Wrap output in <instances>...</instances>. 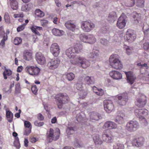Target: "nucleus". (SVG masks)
Returning a JSON list of instances; mask_svg holds the SVG:
<instances>
[{
    "label": "nucleus",
    "mask_w": 149,
    "mask_h": 149,
    "mask_svg": "<svg viewBox=\"0 0 149 149\" xmlns=\"http://www.w3.org/2000/svg\"><path fill=\"white\" fill-rule=\"evenodd\" d=\"M54 98L58 108L59 109H61L63 105L68 103L70 101V98L66 93H58L55 95Z\"/></svg>",
    "instance_id": "nucleus-1"
},
{
    "label": "nucleus",
    "mask_w": 149,
    "mask_h": 149,
    "mask_svg": "<svg viewBox=\"0 0 149 149\" xmlns=\"http://www.w3.org/2000/svg\"><path fill=\"white\" fill-rule=\"evenodd\" d=\"M119 58V56L116 54H113L110 56L109 62L110 66L112 68L118 70H121L123 68L122 63Z\"/></svg>",
    "instance_id": "nucleus-2"
},
{
    "label": "nucleus",
    "mask_w": 149,
    "mask_h": 149,
    "mask_svg": "<svg viewBox=\"0 0 149 149\" xmlns=\"http://www.w3.org/2000/svg\"><path fill=\"white\" fill-rule=\"evenodd\" d=\"M135 115L142 121L144 125L146 126L148 124V122L145 117L148 115V111L146 109H136L134 111Z\"/></svg>",
    "instance_id": "nucleus-3"
},
{
    "label": "nucleus",
    "mask_w": 149,
    "mask_h": 149,
    "mask_svg": "<svg viewBox=\"0 0 149 149\" xmlns=\"http://www.w3.org/2000/svg\"><path fill=\"white\" fill-rule=\"evenodd\" d=\"M70 62L72 64L79 65L83 68H86L90 65V63L88 60L84 57L80 56L71 60Z\"/></svg>",
    "instance_id": "nucleus-4"
},
{
    "label": "nucleus",
    "mask_w": 149,
    "mask_h": 149,
    "mask_svg": "<svg viewBox=\"0 0 149 149\" xmlns=\"http://www.w3.org/2000/svg\"><path fill=\"white\" fill-rule=\"evenodd\" d=\"M82 47L81 45L76 46L74 47H71L65 51V54L70 58L74 59L76 56V54L81 52Z\"/></svg>",
    "instance_id": "nucleus-5"
},
{
    "label": "nucleus",
    "mask_w": 149,
    "mask_h": 149,
    "mask_svg": "<svg viewBox=\"0 0 149 149\" xmlns=\"http://www.w3.org/2000/svg\"><path fill=\"white\" fill-rule=\"evenodd\" d=\"M139 127V124L136 120H130L127 123L125 129L129 132H133L136 131Z\"/></svg>",
    "instance_id": "nucleus-6"
},
{
    "label": "nucleus",
    "mask_w": 149,
    "mask_h": 149,
    "mask_svg": "<svg viewBox=\"0 0 149 149\" xmlns=\"http://www.w3.org/2000/svg\"><path fill=\"white\" fill-rule=\"evenodd\" d=\"M25 72L33 76H38L40 71V69L36 66L28 65L25 68Z\"/></svg>",
    "instance_id": "nucleus-7"
},
{
    "label": "nucleus",
    "mask_w": 149,
    "mask_h": 149,
    "mask_svg": "<svg viewBox=\"0 0 149 149\" xmlns=\"http://www.w3.org/2000/svg\"><path fill=\"white\" fill-rule=\"evenodd\" d=\"M147 99L146 96L140 95L136 97L135 101V104L139 108L143 107L146 104Z\"/></svg>",
    "instance_id": "nucleus-8"
},
{
    "label": "nucleus",
    "mask_w": 149,
    "mask_h": 149,
    "mask_svg": "<svg viewBox=\"0 0 149 149\" xmlns=\"http://www.w3.org/2000/svg\"><path fill=\"white\" fill-rule=\"evenodd\" d=\"M60 62V59L58 58H53L49 60L47 65L48 69L50 70H54L59 66Z\"/></svg>",
    "instance_id": "nucleus-9"
},
{
    "label": "nucleus",
    "mask_w": 149,
    "mask_h": 149,
    "mask_svg": "<svg viewBox=\"0 0 149 149\" xmlns=\"http://www.w3.org/2000/svg\"><path fill=\"white\" fill-rule=\"evenodd\" d=\"M80 38L82 41L90 44L94 43L96 41L95 38L92 35L87 36L84 34H82L80 35Z\"/></svg>",
    "instance_id": "nucleus-10"
},
{
    "label": "nucleus",
    "mask_w": 149,
    "mask_h": 149,
    "mask_svg": "<svg viewBox=\"0 0 149 149\" xmlns=\"http://www.w3.org/2000/svg\"><path fill=\"white\" fill-rule=\"evenodd\" d=\"M136 38V35L134 31L129 29L126 32L125 36V39L129 42H131L134 41Z\"/></svg>",
    "instance_id": "nucleus-11"
},
{
    "label": "nucleus",
    "mask_w": 149,
    "mask_h": 149,
    "mask_svg": "<svg viewBox=\"0 0 149 149\" xmlns=\"http://www.w3.org/2000/svg\"><path fill=\"white\" fill-rule=\"evenodd\" d=\"M95 27V24L91 22L83 21L81 22V28L85 32H90L93 30Z\"/></svg>",
    "instance_id": "nucleus-12"
},
{
    "label": "nucleus",
    "mask_w": 149,
    "mask_h": 149,
    "mask_svg": "<svg viewBox=\"0 0 149 149\" xmlns=\"http://www.w3.org/2000/svg\"><path fill=\"white\" fill-rule=\"evenodd\" d=\"M60 134V131L59 129L56 130L54 132L53 129L50 128L48 137L52 139V140H56L59 138Z\"/></svg>",
    "instance_id": "nucleus-13"
},
{
    "label": "nucleus",
    "mask_w": 149,
    "mask_h": 149,
    "mask_svg": "<svg viewBox=\"0 0 149 149\" xmlns=\"http://www.w3.org/2000/svg\"><path fill=\"white\" fill-rule=\"evenodd\" d=\"M50 51L54 56H58L60 53V49L58 44L56 43L52 44L50 47Z\"/></svg>",
    "instance_id": "nucleus-14"
},
{
    "label": "nucleus",
    "mask_w": 149,
    "mask_h": 149,
    "mask_svg": "<svg viewBox=\"0 0 149 149\" xmlns=\"http://www.w3.org/2000/svg\"><path fill=\"white\" fill-rule=\"evenodd\" d=\"M104 106L105 110L108 113L112 111L114 108L112 102L110 100H106L104 102Z\"/></svg>",
    "instance_id": "nucleus-15"
},
{
    "label": "nucleus",
    "mask_w": 149,
    "mask_h": 149,
    "mask_svg": "<svg viewBox=\"0 0 149 149\" xmlns=\"http://www.w3.org/2000/svg\"><path fill=\"white\" fill-rule=\"evenodd\" d=\"M35 58L38 63L41 65L44 64L46 62L45 57L42 53H37L35 55Z\"/></svg>",
    "instance_id": "nucleus-16"
},
{
    "label": "nucleus",
    "mask_w": 149,
    "mask_h": 149,
    "mask_svg": "<svg viewBox=\"0 0 149 149\" xmlns=\"http://www.w3.org/2000/svg\"><path fill=\"white\" fill-rule=\"evenodd\" d=\"M118 100L117 103L120 105H125L128 100V96L127 93H124L118 97Z\"/></svg>",
    "instance_id": "nucleus-17"
},
{
    "label": "nucleus",
    "mask_w": 149,
    "mask_h": 149,
    "mask_svg": "<svg viewBox=\"0 0 149 149\" xmlns=\"http://www.w3.org/2000/svg\"><path fill=\"white\" fill-rule=\"evenodd\" d=\"M109 130H107L105 132H104L102 135V139L103 140L107 143H111L113 140V136L110 133H108L107 131Z\"/></svg>",
    "instance_id": "nucleus-18"
},
{
    "label": "nucleus",
    "mask_w": 149,
    "mask_h": 149,
    "mask_svg": "<svg viewBox=\"0 0 149 149\" xmlns=\"http://www.w3.org/2000/svg\"><path fill=\"white\" fill-rule=\"evenodd\" d=\"M126 75L127 81L130 84H132L136 79V77L131 71L124 72Z\"/></svg>",
    "instance_id": "nucleus-19"
},
{
    "label": "nucleus",
    "mask_w": 149,
    "mask_h": 149,
    "mask_svg": "<svg viewBox=\"0 0 149 149\" xmlns=\"http://www.w3.org/2000/svg\"><path fill=\"white\" fill-rule=\"evenodd\" d=\"M144 139L142 137L134 139L132 141V143L134 146L140 147L143 144Z\"/></svg>",
    "instance_id": "nucleus-20"
},
{
    "label": "nucleus",
    "mask_w": 149,
    "mask_h": 149,
    "mask_svg": "<svg viewBox=\"0 0 149 149\" xmlns=\"http://www.w3.org/2000/svg\"><path fill=\"white\" fill-rule=\"evenodd\" d=\"M109 75L113 79L116 80L120 79L122 78L121 74L117 71H111L109 72Z\"/></svg>",
    "instance_id": "nucleus-21"
},
{
    "label": "nucleus",
    "mask_w": 149,
    "mask_h": 149,
    "mask_svg": "<svg viewBox=\"0 0 149 149\" xmlns=\"http://www.w3.org/2000/svg\"><path fill=\"white\" fill-rule=\"evenodd\" d=\"M125 115L124 113L120 112L118 113L117 115L114 118L115 122L119 124H122L125 123L124 117Z\"/></svg>",
    "instance_id": "nucleus-22"
},
{
    "label": "nucleus",
    "mask_w": 149,
    "mask_h": 149,
    "mask_svg": "<svg viewBox=\"0 0 149 149\" xmlns=\"http://www.w3.org/2000/svg\"><path fill=\"white\" fill-rule=\"evenodd\" d=\"M126 24L125 19L123 17H120L117 21L116 26L120 29H123L125 26Z\"/></svg>",
    "instance_id": "nucleus-23"
},
{
    "label": "nucleus",
    "mask_w": 149,
    "mask_h": 149,
    "mask_svg": "<svg viewBox=\"0 0 149 149\" xmlns=\"http://www.w3.org/2000/svg\"><path fill=\"white\" fill-rule=\"evenodd\" d=\"M30 29L33 33L38 36H40V32L42 31L43 30L42 27L37 26L35 25H32L30 27Z\"/></svg>",
    "instance_id": "nucleus-24"
},
{
    "label": "nucleus",
    "mask_w": 149,
    "mask_h": 149,
    "mask_svg": "<svg viewBox=\"0 0 149 149\" xmlns=\"http://www.w3.org/2000/svg\"><path fill=\"white\" fill-rule=\"evenodd\" d=\"M99 53L98 51L93 49L88 53L87 56L88 58H94L96 59L99 57Z\"/></svg>",
    "instance_id": "nucleus-25"
},
{
    "label": "nucleus",
    "mask_w": 149,
    "mask_h": 149,
    "mask_svg": "<svg viewBox=\"0 0 149 149\" xmlns=\"http://www.w3.org/2000/svg\"><path fill=\"white\" fill-rule=\"evenodd\" d=\"M65 25L68 29L72 31H74L76 29L75 24L72 23L71 21H68L65 23Z\"/></svg>",
    "instance_id": "nucleus-26"
},
{
    "label": "nucleus",
    "mask_w": 149,
    "mask_h": 149,
    "mask_svg": "<svg viewBox=\"0 0 149 149\" xmlns=\"http://www.w3.org/2000/svg\"><path fill=\"white\" fill-rule=\"evenodd\" d=\"M104 127L109 129H115L117 127V125L113 122L109 121L105 123Z\"/></svg>",
    "instance_id": "nucleus-27"
},
{
    "label": "nucleus",
    "mask_w": 149,
    "mask_h": 149,
    "mask_svg": "<svg viewBox=\"0 0 149 149\" xmlns=\"http://www.w3.org/2000/svg\"><path fill=\"white\" fill-rule=\"evenodd\" d=\"M91 119L95 120H98L101 118V115L100 114L97 112H93L90 114Z\"/></svg>",
    "instance_id": "nucleus-28"
},
{
    "label": "nucleus",
    "mask_w": 149,
    "mask_h": 149,
    "mask_svg": "<svg viewBox=\"0 0 149 149\" xmlns=\"http://www.w3.org/2000/svg\"><path fill=\"white\" fill-rule=\"evenodd\" d=\"M84 81L88 85L93 84L95 83V79L93 77L87 76L84 78Z\"/></svg>",
    "instance_id": "nucleus-29"
},
{
    "label": "nucleus",
    "mask_w": 149,
    "mask_h": 149,
    "mask_svg": "<svg viewBox=\"0 0 149 149\" xmlns=\"http://www.w3.org/2000/svg\"><path fill=\"white\" fill-rule=\"evenodd\" d=\"M4 71L3 72V75L4 79H7V76H10L12 74V71L9 69H7L6 66L4 67Z\"/></svg>",
    "instance_id": "nucleus-30"
},
{
    "label": "nucleus",
    "mask_w": 149,
    "mask_h": 149,
    "mask_svg": "<svg viewBox=\"0 0 149 149\" xmlns=\"http://www.w3.org/2000/svg\"><path fill=\"white\" fill-rule=\"evenodd\" d=\"M93 139L95 145H101L103 142L98 134L94 135L93 137Z\"/></svg>",
    "instance_id": "nucleus-31"
},
{
    "label": "nucleus",
    "mask_w": 149,
    "mask_h": 149,
    "mask_svg": "<svg viewBox=\"0 0 149 149\" xmlns=\"http://www.w3.org/2000/svg\"><path fill=\"white\" fill-rule=\"evenodd\" d=\"M23 58L27 61H29L32 58V53L30 52L25 51L23 54Z\"/></svg>",
    "instance_id": "nucleus-32"
},
{
    "label": "nucleus",
    "mask_w": 149,
    "mask_h": 149,
    "mask_svg": "<svg viewBox=\"0 0 149 149\" xmlns=\"http://www.w3.org/2000/svg\"><path fill=\"white\" fill-rule=\"evenodd\" d=\"M53 34L57 36H60L63 34V31L56 28L53 29L52 31Z\"/></svg>",
    "instance_id": "nucleus-33"
},
{
    "label": "nucleus",
    "mask_w": 149,
    "mask_h": 149,
    "mask_svg": "<svg viewBox=\"0 0 149 149\" xmlns=\"http://www.w3.org/2000/svg\"><path fill=\"white\" fill-rule=\"evenodd\" d=\"M83 84V83L82 79L81 78L79 79L76 84L77 89L80 91L83 90L84 88Z\"/></svg>",
    "instance_id": "nucleus-34"
},
{
    "label": "nucleus",
    "mask_w": 149,
    "mask_h": 149,
    "mask_svg": "<svg viewBox=\"0 0 149 149\" xmlns=\"http://www.w3.org/2000/svg\"><path fill=\"white\" fill-rule=\"evenodd\" d=\"M6 117L8 118H9L8 120V121L10 123L13 120V114L11 111L10 110L7 111L6 110Z\"/></svg>",
    "instance_id": "nucleus-35"
},
{
    "label": "nucleus",
    "mask_w": 149,
    "mask_h": 149,
    "mask_svg": "<svg viewBox=\"0 0 149 149\" xmlns=\"http://www.w3.org/2000/svg\"><path fill=\"white\" fill-rule=\"evenodd\" d=\"M11 8L13 10H16L18 8V3L16 0H9Z\"/></svg>",
    "instance_id": "nucleus-36"
},
{
    "label": "nucleus",
    "mask_w": 149,
    "mask_h": 149,
    "mask_svg": "<svg viewBox=\"0 0 149 149\" xmlns=\"http://www.w3.org/2000/svg\"><path fill=\"white\" fill-rule=\"evenodd\" d=\"M35 15L39 17H42L45 16L44 13L39 9H37L35 11Z\"/></svg>",
    "instance_id": "nucleus-37"
},
{
    "label": "nucleus",
    "mask_w": 149,
    "mask_h": 149,
    "mask_svg": "<svg viewBox=\"0 0 149 149\" xmlns=\"http://www.w3.org/2000/svg\"><path fill=\"white\" fill-rule=\"evenodd\" d=\"M3 35V39L2 40L6 41L8 39V36L5 34V33L4 31L3 28V26L0 27V35Z\"/></svg>",
    "instance_id": "nucleus-38"
},
{
    "label": "nucleus",
    "mask_w": 149,
    "mask_h": 149,
    "mask_svg": "<svg viewBox=\"0 0 149 149\" xmlns=\"http://www.w3.org/2000/svg\"><path fill=\"white\" fill-rule=\"evenodd\" d=\"M123 48L126 51V54L129 55L132 53L133 50V49L132 48H130L129 46L125 45H124Z\"/></svg>",
    "instance_id": "nucleus-39"
},
{
    "label": "nucleus",
    "mask_w": 149,
    "mask_h": 149,
    "mask_svg": "<svg viewBox=\"0 0 149 149\" xmlns=\"http://www.w3.org/2000/svg\"><path fill=\"white\" fill-rule=\"evenodd\" d=\"M67 79L70 81L73 80L75 77L74 74L72 72H70L67 74L66 75Z\"/></svg>",
    "instance_id": "nucleus-40"
},
{
    "label": "nucleus",
    "mask_w": 149,
    "mask_h": 149,
    "mask_svg": "<svg viewBox=\"0 0 149 149\" xmlns=\"http://www.w3.org/2000/svg\"><path fill=\"white\" fill-rule=\"evenodd\" d=\"M31 9L30 5L29 4L23 5L21 8V10L24 11H28Z\"/></svg>",
    "instance_id": "nucleus-41"
},
{
    "label": "nucleus",
    "mask_w": 149,
    "mask_h": 149,
    "mask_svg": "<svg viewBox=\"0 0 149 149\" xmlns=\"http://www.w3.org/2000/svg\"><path fill=\"white\" fill-rule=\"evenodd\" d=\"M22 42V39L20 37H16L14 39V44L16 45H18Z\"/></svg>",
    "instance_id": "nucleus-42"
},
{
    "label": "nucleus",
    "mask_w": 149,
    "mask_h": 149,
    "mask_svg": "<svg viewBox=\"0 0 149 149\" xmlns=\"http://www.w3.org/2000/svg\"><path fill=\"white\" fill-rule=\"evenodd\" d=\"M66 132L68 135H71L74 132V130L72 127H67L66 130Z\"/></svg>",
    "instance_id": "nucleus-43"
},
{
    "label": "nucleus",
    "mask_w": 149,
    "mask_h": 149,
    "mask_svg": "<svg viewBox=\"0 0 149 149\" xmlns=\"http://www.w3.org/2000/svg\"><path fill=\"white\" fill-rule=\"evenodd\" d=\"M14 144L15 146L17 149H19L20 147V144L19 141V138L16 137L15 141Z\"/></svg>",
    "instance_id": "nucleus-44"
},
{
    "label": "nucleus",
    "mask_w": 149,
    "mask_h": 149,
    "mask_svg": "<svg viewBox=\"0 0 149 149\" xmlns=\"http://www.w3.org/2000/svg\"><path fill=\"white\" fill-rule=\"evenodd\" d=\"M31 90L32 93L35 95H37L38 94V89L36 85H33L31 86Z\"/></svg>",
    "instance_id": "nucleus-45"
},
{
    "label": "nucleus",
    "mask_w": 149,
    "mask_h": 149,
    "mask_svg": "<svg viewBox=\"0 0 149 149\" xmlns=\"http://www.w3.org/2000/svg\"><path fill=\"white\" fill-rule=\"evenodd\" d=\"M4 19L5 22L8 24L10 23V19L8 13H6L4 15Z\"/></svg>",
    "instance_id": "nucleus-46"
},
{
    "label": "nucleus",
    "mask_w": 149,
    "mask_h": 149,
    "mask_svg": "<svg viewBox=\"0 0 149 149\" xmlns=\"http://www.w3.org/2000/svg\"><path fill=\"white\" fill-rule=\"evenodd\" d=\"M144 0H137V5L138 7H143L144 6Z\"/></svg>",
    "instance_id": "nucleus-47"
},
{
    "label": "nucleus",
    "mask_w": 149,
    "mask_h": 149,
    "mask_svg": "<svg viewBox=\"0 0 149 149\" xmlns=\"http://www.w3.org/2000/svg\"><path fill=\"white\" fill-rule=\"evenodd\" d=\"M124 147L123 144L117 143L113 146V149H124Z\"/></svg>",
    "instance_id": "nucleus-48"
},
{
    "label": "nucleus",
    "mask_w": 149,
    "mask_h": 149,
    "mask_svg": "<svg viewBox=\"0 0 149 149\" xmlns=\"http://www.w3.org/2000/svg\"><path fill=\"white\" fill-rule=\"evenodd\" d=\"M135 4V2L132 1H128L125 3V5L127 6L132 7Z\"/></svg>",
    "instance_id": "nucleus-49"
},
{
    "label": "nucleus",
    "mask_w": 149,
    "mask_h": 149,
    "mask_svg": "<svg viewBox=\"0 0 149 149\" xmlns=\"http://www.w3.org/2000/svg\"><path fill=\"white\" fill-rule=\"evenodd\" d=\"M31 128H25V130L24 133V135L26 136H28L31 133Z\"/></svg>",
    "instance_id": "nucleus-50"
},
{
    "label": "nucleus",
    "mask_w": 149,
    "mask_h": 149,
    "mask_svg": "<svg viewBox=\"0 0 149 149\" xmlns=\"http://www.w3.org/2000/svg\"><path fill=\"white\" fill-rule=\"evenodd\" d=\"M24 126L25 128H32V125L31 123L28 121H25L24 122Z\"/></svg>",
    "instance_id": "nucleus-51"
},
{
    "label": "nucleus",
    "mask_w": 149,
    "mask_h": 149,
    "mask_svg": "<svg viewBox=\"0 0 149 149\" xmlns=\"http://www.w3.org/2000/svg\"><path fill=\"white\" fill-rule=\"evenodd\" d=\"M96 94L99 96H102L104 94V91L102 89H98L97 91H96Z\"/></svg>",
    "instance_id": "nucleus-52"
},
{
    "label": "nucleus",
    "mask_w": 149,
    "mask_h": 149,
    "mask_svg": "<svg viewBox=\"0 0 149 149\" xmlns=\"http://www.w3.org/2000/svg\"><path fill=\"white\" fill-rule=\"evenodd\" d=\"M100 41L102 44L105 45H107L109 42L107 39H101Z\"/></svg>",
    "instance_id": "nucleus-53"
},
{
    "label": "nucleus",
    "mask_w": 149,
    "mask_h": 149,
    "mask_svg": "<svg viewBox=\"0 0 149 149\" xmlns=\"http://www.w3.org/2000/svg\"><path fill=\"white\" fill-rule=\"evenodd\" d=\"M25 26V24H23L18 27L17 28V31L18 32L22 31L24 29Z\"/></svg>",
    "instance_id": "nucleus-54"
},
{
    "label": "nucleus",
    "mask_w": 149,
    "mask_h": 149,
    "mask_svg": "<svg viewBox=\"0 0 149 149\" xmlns=\"http://www.w3.org/2000/svg\"><path fill=\"white\" fill-rule=\"evenodd\" d=\"M34 125L37 126L41 127L44 124L43 122H38L37 120H36L34 122Z\"/></svg>",
    "instance_id": "nucleus-55"
},
{
    "label": "nucleus",
    "mask_w": 149,
    "mask_h": 149,
    "mask_svg": "<svg viewBox=\"0 0 149 149\" xmlns=\"http://www.w3.org/2000/svg\"><path fill=\"white\" fill-rule=\"evenodd\" d=\"M137 65L139 67L141 68H143V67H145L146 69H148V66L147 64L145 63L143 64H141V63H138Z\"/></svg>",
    "instance_id": "nucleus-56"
},
{
    "label": "nucleus",
    "mask_w": 149,
    "mask_h": 149,
    "mask_svg": "<svg viewBox=\"0 0 149 149\" xmlns=\"http://www.w3.org/2000/svg\"><path fill=\"white\" fill-rule=\"evenodd\" d=\"M143 48L146 50H148L149 49V42L144 43L143 44Z\"/></svg>",
    "instance_id": "nucleus-57"
},
{
    "label": "nucleus",
    "mask_w": 149,
    "mask_h": 149,
    "mask_svg": "<svg viewBox=\"0 0 149 149\" xmlns=\"http://www.w3.org/2000/svg\"><path fill=\"white\" fill-rule=\"evenodd\" d=\"M134 15H133V18L134 19H136V20L138 19V16H140L141 14H138L136 12L134 13Z\"/></svg>",
    "instance_id": "nucleus-58"
},
{
    "label": "nucleus",
    "mask_w": 149,
    "mask_h": 149,
    "mask_svg": "<svg viewBox=\"0 0 149 149\" xmlns=\"http://www.w3.org/2000/svg\"><path fill=\"white\" fill-rule=\"evenodd\" d=\"M116 17V14L115 12H112L109 14V17L111 18H114Z\"/></svg>",
    "instance_id": "nucleus-59"
},
{
    "label": "nucleus",
    "mask_w": 149,
    "mask_h": 149,
    "mask_svg": "<svg viewBox=\"0 0 149 149\" xmlns=\"http://www.w3.org/2000/svg\"><path fill=\"white\" fill-rule=\"evenodd\" d=\"M14 17L15 18L17 17L22 18L24 16V15L22 13L18 14H14L13 15Z\"/></svg>",
    "instance_id": "nucleus-60"
},
{
    "label": "nucleus",
    "mask_w": 149,
    "mask_h": 149,
    "mask_svg": "<svg viewBox=\"0 0 149 149\" xmlns=\"http://www.w3.org/2000/svg\"><path fill=\"white\" fill-rule=\"evenodd\" d=\"M41 25L43 26H46L48 23V21L47 20H41Z\"/></svg>",
    "instance_id": "nucleus-61"
},
{
    "label": "nucleus",
    "mask_w": 149,
    "mask_h": 149,
    "mask_svg": "<svg viewBox=\"0 0 149 149\" xmlns=\"http://www.w3.org/2000/svg\"><path fill=\"white\" fill-rule=\"evenodd\" d=\"M38 118L40 120H42L44 119V117L41 114L39 113L38 115Z\"/></svg>",
    "instance_id": "nucleus-62"
},
{
    "label": "nucleus",
    "mask_w": 149,
    "mask_h": 149,
    "mask_svg": "<svg viewBox=\"0 0 149 149\" xmlns=\"http://www.w3.org/2000/svg\"><path fill=\"white\" fill-rule=\"evenodd\" d=\"M76 119L78 121H80L81 120V119H82V117L81 116L79 115H77L76 117Z\"/></svg>",
    "instance_id": "nucleus-63"
},
{
    "label": "nucleus",
    "mask_w": 149,
    "mask_h": 149,
    "mask_svg": "<svg viewBox=\"0 0 149 149\" xmlns=\"http://www.w3.org/2000/svg\"><path fill=\"white\" fill-rule=\"evenodd\" d=\"M24 146L26 147H27L28 146L29 141L28 139H25L24 140Z\"/></svg>",
    "instance_id": "nucleus-64"
}]
</instances>
